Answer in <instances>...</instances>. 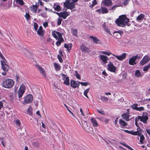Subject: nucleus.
<instances>
[{"mask_svg":"<svg viewBox=\"0 0 150 150\" xmlns=\"http://www.w3.org/2000/svg\"><path fill=\"white\" fill-rule=\"evenodd\" d=\"M0 57L2 59V60H1V61H4L5 62V61H6V60L5 59V58L3 56V55L1 54V53L0 52Z\"/></svg>","mask_w":150,"mask_h":150,"instance_id":"obj_57","label":"nucleus"},{"mask_svg":"<svg viewBox=\"0 0 150 150\" xmlns=\"http://www.w3.org/2000/svg\"><path fill=\"white\" fill-rule=\"evenodd\" d=\"M91 122L93 124V125L94 127H97L98 126V124L96 120L94 118H91Z\"/></svg>","mask_w":150,"mask_h":150,"instance_id":"obj_32","label":"nucleus"},{"mask_svg":"<svg viewBox=\"0 0 150 150\" xmlns=\"http://www.w3.org/2000/svg\"><path fill=\"white\" fill-rule=\"evenodd\" d=\"M138 58H139V57L137 55L132 56L129 59V64L132 65H134L136 64L137 63L135 62V61Z\"/></svg>","mask_w":150,"mask_h":150,"instance_id":"obj_10","label":"nucleus"},{"mask_svg":"<svg viewBox=\"0 0 150 150\" xmlns=\"http://www.w3.org/2000/svg\"><path fill=\"white\" fill-rule=\"evenodd\" d=\"M3 107V104L2 102L1 101H0V110L2 107Z\"/></svg>","mask_w":150,"mask_h":150,"instance_id":"obj_64","label":"nucleus"},{"mask_svg":"<svg viewBox=\"0 0 150 150\" xmlns=\"http://www.w3.org/2000/svg\"><path fill=\"white\" fill-rule=\"evenodd\" d=\"M38 35L39 36H43L45 33V31L43 30L42 26H40L38 30L37 31Z\"/></svg>","mask_w":150,"mask_h":150,"instance_id":"obj_23","label":"nucleus"},{"mask_svg":"<svg viewBox=\"0 0 150 150\" xmlns=\"http://www.w3.org/2000/svg\"><path fill=\"white\" fill-rule=\"evenodd\" d=\"M13 80L10 79H5L3 80L1 83L2 87L6 88H10L14 85Z\"/></svg>","mask_w":150,"mask_h":150,"instance_id":"obj_2","label":"nucleus"},{"mask_svg":"<svg viewBox=\"0 0 150 150\" xmlns=\"http://www.w3.org/2000/svg\"><path fill=\"white\" fill-rule=\"evenodd\" d=\"M150 58L148 56H145L140 62V65L143 66L146 63L148 62L150 60Z\"/></svg>","mask_w":150,"mask_h":150,"instance_id":"obj_14","label":"nucleus"},{"mask_svg":"<svg viewBox=\"0 0 150 150\" xmlns=\"http://www.w3.org/2000/svg\"><path fill=\"white\" fill-rule=\"evenodd\" d=\"M144 108L143 107H137V108L136 110L141 111H144Z\"/></svg>","mask_w":150,"mask_h":150,"instance_id":"obj_47","label":"nucleus"},{"mask_svg":"<svg viewBox=\"0 0 150 150\" xmlns=\"http://www.w3.org/2000/svg\"><path fill=\"white\" fill-rule=\"evenodd\" d=\"M102 27L105 29V31L107 33H108L109 34L112 35V34L110 33V30L108 27L105 26L104 25V24L103 25Z\"/></svg>","mask_w":150,"mask_h":150,"instance_id":"obj_30","label":"nucleus"},{"mask_svg":"<svg viewBox=\"0 0 150 150\" xmlns=\"http://www.w3.org/2000/svg\"><path fill=\"white\" fill-rule=\"evenodd\" d=\"M53 8L54 10L58 12L61 11V8L59 3H55L54 4L53 6Z\"/></svg>","mask_w":150,"mask_h":150,"instance_id":"obj_22","label":"nucleus"},{"mask_svg":"<svg viewBox=\"0 0 150 150\" xmlns=\"http://www.w3.org/2000/svg\"><path fill=\"white\" fill-rule=\"evenodd\" d=\"M138 105L137 103H134L131 105V107L132 108L133 110H136L138 107Z\"/></svg>","mask_w":150,"mask_h":150,"instance_id":"obj_38","label":"nucleus"},{"mask_svg":"<svg viewBox=\"0 0 150 150\" xmlns=\"http://www.w3.org/2000/svg\"><path fill=\"white\" fill-rule=\"evenodd\" d=\"M102 3L107 6H109L112 4V1L111 0H103Z\"/></svg>","mask_w":150,"mask_h":150,"instance_id":"obj_19","label":"nucleus"},{"mask_svg":"<svg viewBox=\"0 0 150 150\" xmlns=\"http://www.w3.org/2000/svg\"><path fill=\"white\" fill-rule=\"evenodd\" d=\"M107 66L108 71L113 73L115 72L117 68L110 61L109 62Z\"/></svg>","mask_w":150,"mask_h":150,"instance_id":"obj_8","label":"nucleus"},{"mask_svg":"<svg viewBox=\"0 0 150 150\" xmlns=\"http://www.w3.org/2000/svg\"><path fill=\"white\" fill-rule=\"evenodd\" d=\"M90 38L93 39V41L97 44H101L100 43V42L99 40L96 37H93V36H90Z\"/></svg>","mask_w":150,"mask_h":150,"instance_id":"obj_27","label":"nucleus"},{"mask_svg":"<svg viewBox=\"0 0 150 150\" xmlns=\"http://www.w3.org/2000/svg\"><path fill=\"white\" fill-rule=\"evenodd\" d=\"M101 7L102 9V14L107 13L108 12V11L106 8L105 7Z\"/></svg>","mask_w":150,"mask_h":150,"instance_id":"obj_39","label":"nucleus"},{"mask_svg":"<svg viewBox=\"0 0 150 150\" xmlns=\"http://www.w3.org/2000/svg\"><path fill=\"white\" fill-rule=\"evenodd\" d=\"M122 32L121 30L115 31L113 33V36L117 38H120L121 37V33Z\"/></svg>","mask_w":150,"mask_h":150,"instance_id":"obj_18","label":"nucleus"},{"mask_svg":"<svg viewBox=\"0 0 150 150\" xmlns=\"http://www.w3.org/2000/svg\"><path fill=\"white\" fill-rule=\"evenodd\" d=\"M122 117L126 121H128L129 117V112H126L123 113L122 115Z\"/></svg>","mask_w":150,"mask_h":150,"instance_id":"obj_24","label":"nucleus"},{"mask_svg":"<svg viewBox=\"0 0 150 150\" xmlns=\"http://www.w3.org/2000/svg\"><path fill=\"white\" fill-rule=\"evenodd\" d=\"M100 99L103 102L107 101L108 100V98L104 96H101Z\"/></svg>","mask_w":150,"mask_h":150,"instance_id":"obj_44","label":"nucleus"},{"mask_svg":"<svg viewBox=\"0 0 150 150\" xmlns=\"http://www.w3.org/2000/svg\"><path fill=\"white\" fill-rule=\"evenodd\" d=\"M145 15L144 14L141 13L137 17L136 20L139 22H141L144 18Z\"/></svg>","mask_w":150,"mask_h":150,"instance_id":"obj_26","label":"nucleus"},{"mask_svg":"<svg viewBox=\"0 0 150 150\" xmlns=\"http://www.w3.org/2000/svg\"><path fill=\"white\" fill-rule=\"evenodd\" d=\"M62 20V18H59L57 20V24L58 25H60L61 23Z\"/></svg>","mask_w":150,"mask_h":150,"instance_id":"obj_50","label":"nucleus"},{"mask_svg":"<svg viewBox=\"0 0 150 150\" xmlns=\"http://www.w3.org/2000/svg\"><path fill=\"white\" fill-rule=\"evenodd\" d=\"M16 2L21 5H23L24 4V2L23 0H16Z\"/></svg>","mask_w":150,"mask_h":150,"instance_id":"obj_43","label":"nucleus"},{"mask_svg":"<svg viewBox=\"0 0 150 150\" xmlns=\"http://www.w3.org/2000/svg\"><path fill=\"white\" fill-rule=\"evenodd\" d=\"M80 112H81V114L83 116H85V115L84 113V112L83 111V110H82V109L81 108L80 109Z\"/></svg>","mask_w":150,"mask_h":150,"instance_id":"obj_59","label":"nucleus"},{"mask_svg":"<svg viewBox=\"0 0 150 150\" xmlns=\"http://www.w3.org/2000/svg\"><path fill=\"white\" fill-rule=\"evenodd\" d=\"M25 17L27 21L28 20L30 19V17L29 14L27 13L26 12V13L25 15Z\"/></svg>","mask_w":150,"mask_h":150,"instance_id":"obj_53","label":"nucleus"},{"mask_svg":"<svg viewBox=\"0 0 150 150\" xmlns=\"http://www.w3.org/2000/svg\"><path fill=\"white\" fill-rule=\"evenodd\" d=\"M36 67L39 70L40 73L42 74V76L44 77H45L46 74L44 69L43 68H42L41 67L38 65H37Z\"/></svg>","mask_w":150,"mask_h":150,"instance_id":"obj_20","label":"nucleus"},{"mask_svg":"<svg viewBox=\"0 0 150 150\" xmlns=\"http://www.w3.org/2000/svg\"><path fill=\"white\" fill-rule=\"evenodd\" d=\"M38 16H40L44 18H46L47 17V15L46 13H45L42 12V13H40L38 14Z\"/></svg>","mask_w":150,"mask_h":150,"instance_id":"obj_42","label":"nucleus"},{"mask_svg":"<svg viewBox=\"0 0 150 150\" xmlns=\"http://www.w3.org/2000/svg\"><path fill=\"white\" fill-rule=\"evenodd\" d=\"M135 74V76L138 77L142 76L139 70H138L136 71Z\"/></svg>","mask_w":150,"mask_h":150,"instance_id":"obj_36","label":"nucleus"},{"mask_svg":"<svg viewBox=\"0 0 150 150\" xmlns=\"http://www.w3.org/2000/svg\"><path fill=\"white\" fill-rule=\"evenodd\" d=\"M120 6H122V4H120V5H115L111 7L110 9V10H113V12H114V11L115 10V8H116L117 7H120Z\"/></svg>","mask_w":150,"mask_h":150,"instance_id":"obj_31","label":"nucleus"},{"mask_svg":"<svg viewBox=\"0 0 150 150\" xmlns=\"http://www.w3.org/2000/svg\"><path fill=\"white\" fill-rule=\"evenodd\" d=\"M119 123L120 125L123 127H125L127 125V124L123 120L120 119Z\"/></svg>","mask_w":150,"mask_h":150,"instance_id":"obj_35","label":"nucleus"},{"mask_svg":"<svg viewBox=\"0 0 150 150\" xmlns=\"http://www.w3.org/2000/svg\"><path fill=\"white\" fill-rule=\"evenodd\" d=\"M54 13H56L60 17L63 18L64 19H65L70 14L69 12L67 11H64L63 12L57 13L55 12H53Z\"/></svg>","mask_w":150,"mask_h":150,"instance_id":"obj_6","label":"nucleus"},{"mask_svg":"<svg viewBox=\"0 0 150 150\" xmlns=\"http://www.w3.org/2000/svg\"><path fill=\"white\" fill-rule=\"evenodd\" d=\"M61 75L63 80L64 81V83L67 86L69 85L70 83L69 77L67 75L64 74H62Z\"/></svg>","mask_w":150,"mask_h":150,"instance_id":"obj_12","label":"nucleus"},{"mask_svg":"<svg viewBox=\"0 0 150 150\" xmlns=\"http://www.w3.org/2000/svg\"><path fill=\"white\" fill-rule=\"evenodd\" d=\"M38 28V24L36 23H34V28L35 31H37Z\"/></svg>","mask_w":150,"mask_h":150,"instance_id":"obj_55","label":"nucleus"},{"mask_svg":"<svg viewBox=\"0 0 150 150\" xmlns=\"http://www.w3.org/2000/svg\"><path fill=\"white\" fill-rule=\"evenodd\" d=\"M78 82L79 81L77 82L73 80H71L70 82V85L71 86L74 88L78 87L79 84Z\"/></svg>","mask_w":150,"mask_h":150,"instance_id":"obj_17","label":"nucleus"},{"mask_svg":"<svg viewBox=\"0 0 150 150\" xmlns=\"http://www.w3.org/2000/svg\"><path fill=\"white\" fill-rule=\"evenodd\" d=\"M138 135L140 137L139 142H140L141 144H143L144 142V140L145 139L144 135L142 133H141L139 135Z\"/></svg>","mask_w":150,"mask_h":150,"instance_id":"obj_25","label":"nucleus"},{"mask_svg":"<svg viewBox=\"0 0 150 150\" xmlns=\"http://www.w3.org/2000/svg\"><path fill=\"white\" fill-rule=\"evenodd\" d=\"M150 68V63L148 64L146 66H145L143 69V71H147Z\"/></svg>","mask_w":150,"mask_h":150,"instance_id":"obj_37","label":"nucleus"},{"mask_svg":"<svg viewBox=\"0 0 150 150\" xmlns=\"http://www.w3.org/2000/svg\"><path fill=\"white\" fill-rule=\"evenodd\" d=\"M92 3L90 6L91 8L93 7L94 6L97 4L96 0H93V1H92Z\"/></svg>","mask_w":150,"mask_h":150,"instance_id":"obj_46","label":"nucleus"},{"mask_svg":"<svg viewBox=\"0 0 150 150\" xmlns=\"http://www.w3.org/2000/svg\"><path fill=\"white\" fill-rule=\"evenodd\" d=\"M27 113L30 115H32V110L31 108L29 107L27 110Z\"/></svg>","mask_w":150,"mask_h":150,"instance_id":"obj_41","label":"nucleus"},{"mask_svg":"<svg viewBox=\"0 0 150 150\" xmlns=\"http://www.w3.org/2000/svg\"><path fill=\"white\" fill-rule=\"evenodd\" d=\"M97 111L99 113H100L102 115H104L105 114L104 111L101 109H97Z\"/></svg>","mask_w":150,"mask_h":150,"instance_id":"obj_54","label":"nucleus"},{"mask_svg":"<svg viewBox=\"0 0 150 150\" xmlns=\"http://www.w3.org/2000/svg\"><path fill=\"white\" fill-rule=\"evenodd\" d=\"M80 49L81 51L83 52H86L87 53H89V48L86 47L83 44L81 45Z\"/></svg>","mask_w":150,"mask_h":150,"instance_id":"obj_21","label":"nucleus"},{"mask_svg":"<svg viewBox=\"0 0 150 150\" xmlns=\"http://www.w3.org/2000/svg\"><path fill=\"white\" fill-rule=\"evenodd\" d=\"M90 89L89 88H87L83 92L84 95L87 98H88V97L87 95V93L89 92Z\"/></svg>","mask_w":150,"mask_h":150,"instance_id":"obj_40","label":"nucleus"},{"mask_svg":"<svg viewBox=\"0 0 150 150\" xmlns=\"http://www.w3.org/2000/svg\"><path fill=\"white\" fill-rule=\"evenodd\" d=\"M15 78L16 79V81H18L20 79V77L18 75H16V76Z\"/></svg>","mask_w":150,"mask_h":150,"instance_id":"obj_62","label":"nucleus"},{"mask_svg":"<svg viewBox=\"0 0 150 150\" xmlns=\"http://www.w3.org/2000/svg\"><path fill=\"white\" fill-rule=\"evenodd\" d=\"M57 58L60 62H61V63L62 62L63 60L62 59V58L59 55H58Z\"/></svg>","mask_w":150,"mask_h":150,"instance_id":"obj_58","label":"nucleus"},{"mask_svg":"<svg viewBox=\"0 0 150 150\" xmlns=\"http://www.w3.org/2000/svg\"><path fill=\"white\" fill-rule=\"evenodd\" d=\"M72 46V44L71 43H70L69 44H65L64 45V47L68 50H71Z\"/></svg>","mask_w":150,"mask_h":150,"instance_id":"obj_33","label":"nucleus"},{"mask_svg":"<svg viewBox=\"0 0 150 150\" xmlns=\"http://www.w3.org/2000/svg\"><path fill=\"white\" fill-rule=\"evenodd\" d=\"M78 82L79 83V84H80L81 85H83V86H86L89 84V83L88 82Z\"/></svg>","mask_w":150,"mask_h":150,"instance_id":"obj_49","label":"nucleus"},{"mask_svg":"<svg viewBox=\"0 0 150 150\" xmlns=\"http://www.w3.org/2000/svg\"><path fill=\"white\" fill-rule=\"evenodd\" d=\"M129 19L125 15H122L119 16V18L115 21V23L119 26L123 27L125 25L127 26L130 25L129 23Z\"/></svg>","mask_w":150,"mask_h":150,"instance_id":"obj_1","label":"nucleus"},{"mask_svg":"<svg viewBox=\"0 0 150 150\" xmlns=\"http://www.w3.org/2000/svg\"><path fill=\"white\" fill-rule=\"evenodd\" d=\"M137 119V117H136L135 119V125L137 126H138L137 123V121H138L139 120H138Z\"/></svg>","mask_w":150,"mask_h":150,"instance_id":"obj_63","label":"nucleus"},{"mask_svg":"<svg viewBox=\"0 0 150 150\" xmlns=\"http://www.w3.org/2000/svg\"><path fill=\"white\" fill-rule=\"evenodd\" d=\"M43 25L45 28H46L48 26V23L46 22H44L43 23Z\"/></svg>","mask_w":150,"mask_h":150,"instance_id":"obj_60","label":"nucleus"},{"mask_svg":"<svg viewBox=\"0 0 150 150\" xmlns=\"http://www.w3.org/2000/svg\"><path fill=\"white\" fill-rule=\"evenodd\" d=\"M96 12H98L99 13H102V7L98 9V10H96Z\"/></svg>","mask_w":150,"mask_h":150,"instance_id":"obj_56","label":"nucleus"},{"mask_svg":"<svg viewBox=\"0 0 150 150\" xmlns=\"http://www.w3.org/2000/svg\"><path fill=\"white\" fill-rule=\"evenodd\" d=\"M52 34L53 37L56 40L63 38L62 34L58 32L55 31H52Z\"/></svg>","mask_w":150,"mask_h":150,"instance_id":"obj_13","label":"nucleus"},{"mask_svg":"<svg viewBox=\"0 0 150 150\" xmlns=\"http://www.w3.org/2000/svg\"><path fill=\"white\" fill-rule=\"evenodd\" d=\"M57 40H58L56 42V44L57 46H59L60 45L61 43L63 42L64 41V40L63 38Z\"/></svg>","mask_w":150,"mask_h":150,"instance_id":"obj_34","label":"nucleus"},{"mask_svg":"<svg viewBox=\"0 0 150 150\" xmlns=\"http://www.w3.org/2000/svg\"><path fill=\"white\" fill-rule=\"evenodd\" d=\"M54 66L56 71H59L60 70L61 67L59 64L56 63H54Z\"/></svg>","mask_w":150,"mask_h":150,"instance_id":"obj_29","label":"nucleus"},{"mask_svg":"<svg viewBox=\"0 0 150 150\" xmlns=\"http://www.w3.org/2000/svg\"><path fill=\"white\" fill-rule=\"evenodd\" d=\"M123 1V4L124 6L127 5L129 2L130 0H122Z\"/></svg>","mask_w":150,"mask_h":150,"instance_id":"obj_48","label":"nucleus"},{"mask_svg":"<svg viewBox=\"0 0 150 150\" xmlns=\"http://www.w3.org/2000/svg\"><path fill=\"white\" fill-rule=\"evenodd\" d=\"M99 59L101 60V62L104 64H106L108 60V59L105 55L99 54L98 56Z\"/></svg>","mask_w":150,"mask_h":150,"instance_id":"obj_9","label":"nucleus"},{"mask_svg":"<svg viewBox=\"0 0 150 150\" xmlns=\"http://www.w3.org/2000/svg\"><path fill=\"white\" fill-rule=\"evenodd\" d=\"M75 74L76 75L75 76H76V78L79 79H80L81 78L80 74H78L77 72L76 71H75Z\"/></svg>","mask_w":150,"mask_h":150,"instance_id":"obj_52","label":"nucleus"},{"mask_svg":"<svg viewBox=\"0 0 150 150\" xmlns=\"http://www.w3.org/2000/svg\"><path fill=\"white\" fill-rule=\"evenodd\" d=\"M138 120H140V121L144 123H146L147 122L148 117L146 115H143L142 116H137Z\"/></svg>","mask_w":150,"mask_h":150,"instance_id":"obj_15","label":"nucleus"},{"mask_svg":"<svg viewBox=\"0 0 150 150\" xmlns=\"http://www.w3.org/2000/svg\"><path fill=\"white\" fill-rule=\"evenodd\" d=\"M1 65L2 68L4 71H7L9 67L8 65L6 64V62L4 61H1Z\"/></svg>","mask_w":150,"mask_h":150,"instance_id":"obj_16","label":"nucleus"},{"mask_svg":"<svg viewBox=\"0 0 150 150\" xmlns=\"http://www.w3.org/2000/svg\"><path fill=\"white\" fill-rule=\"evenodd\" d=\"M38 6L37 5H33L30 7L31 11L34 13H36Z\"/></svg>","mask_w":150,"mask_h":150,"instance_id":"obj_28","label":"nucleus"},{"mask_svg":"<svg viewBox=\"0 0 150 150\" xmlns=\"http://www.w3.org/2000/svg\"><path fill=\"white\" fill-rule=\"evenodd\" d=\"M68 111L69 112V113L71 114V115L74 117H76L75 115L74 114V113L69 109H68Z\"/></svg>","mask_w":150,"mask_h":150,"instance_id":"obj_61","label":"nucleus"},{"mask_svg":"<svg viewBox=\"0 0 150 150\" xmlns=\"http://www.w3.org/2000/svg\"><path fill=\"white\" fill-rule=\"evenodd\" d=\"M77 31L76 29H74L72 30L73 34L76 37L77 36Z\"/></svg>","mask_w":150,"mask_h":150,"instance_id":"obj_51","label":"nucleus"},{"mask_svg":"<svg viewBox=\"0 0 150 150\" xmlns=\"http://www.w3.org/2000/svg\"><path fill=\"white\" fill-rule=\"evenodd\" d=\"M25 90V86L23 85H21L18 91V96L19 98H21L24 93Z\"/></svg>","mask_w":150,"mask_h":150,"instance_id":"obj_7","label":"nucleus"},{"mask_svg":"<svg viewBox=\"0 0 150 150\" xmlns=\"http://www.w3.org/2000/svg\"><path fill=\"white\" fill-rule=\"evenodd\" d=\"M16 125L18 127H19L21 125V122L20 120L18 119H17L15 121Z\"/></svg>","mask_w":150,"mask_h":150,"instance_id":"obj_45","label":"nucleus"},{"mask_svg":"<svg viewBox=\"0 0 150 150\" xmlns=\"http://www.w3.org/2000/svg\"><path fill=\"white\" fill-rule=\"evenodd\" d=\"M33 99V96L31 94H29L25 98L24 100L26 103H30L32 102Z\"/></svg>","mask_w":150,"mask_h":150,"instance_id":"obj_11","label":"nucleus"},{"mask_svg":"<svg viewBox=\"0 0 150 150\" xmlns=\"http://www.w3.org/2000/svg\"><path fill=\"white\" fill-rule=\"evenodd\" d=\"M75 2H73L72 1L70 2L69 0H67L64 3V5L67 9H70L71 11L73 12L76 11L75 9L73 10L75 7Z\"/></svg>","mask_w":150,"mask_h":150,"instance_id":"obj_4","label":"nucleus"},{"mask_svg":"<svg viewBox=\"0 0 150 150\" xmlns=\"http://www.w3.org/2000/svg\"><path fill=\"white\" fill-rule=\"evenodd\" d=\"M99 53L108 56H109L110 54H112L113 56L115 57L117 59L120 61H122L125 59L126 58V55H127V53H124L122 55H116L114 54H112L110 52L107 51H101L99 52Z\"/></svg>","mask_w":150,"mask_h":150,"instance_id":"obj_3","label":"nucleus"},{"mask_svg":"<svg viewBox=\"0 0 150 150\" xmlns=\"http://www.w3.org/2000/svg\"><path fill=\"white\" fill-rule=\"evenodd\" d=\"M137 131H135L134 130L129 131L127 130H123L125 132L129 134H130L133 135H139L141 133H142V129H141L140 127L139 126H137Z\"/></svg>","mask_w":150,"mask_h":150,"instance_id":"obj_5","label":"nucleus"}]
</instances>
